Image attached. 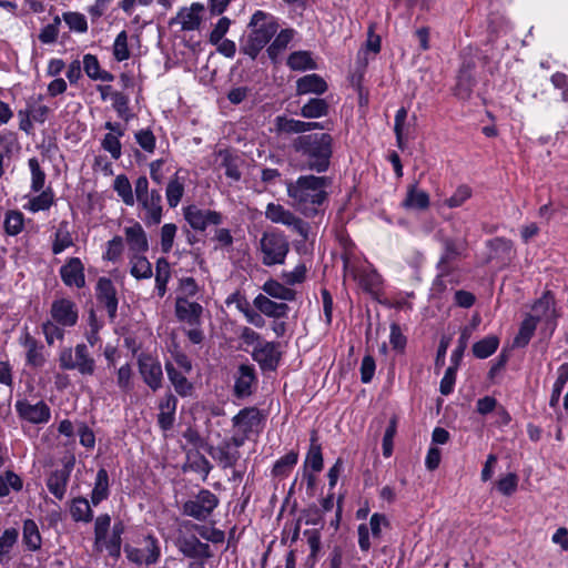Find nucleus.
<instances>
[{
	"label": "nucleus",
	"instance_id": "ddd939ff",
	"mask_svg": "<svg viewBox=\"0 0 568 568\" xmlns=\"http://www.w3.org/2000/svg\"><path fill=\"white\" fill-rule=\"evenodd\" d=\"M50 318L67 328L73 327L79 320L78 306L69 298L54 300L50 307Z\"/></svg>",
	"mask_w": 568,
	"mask_h": 568
},
{
	"label": "nucleus",
	"instance_id": "a18cd8bd",
	"mask_svg": "<svg viewBox=\"0 0 568 568\" xmlns=\"http://www.w3.org/2000/svg\"><path fill=\"white\" fill-rule=\"evenodd\" d=\"M184 194L183 181L178 173L169 181L165 190L166 201L170 207L174 209L179 205Z\"/></svg>",
	"mask_w": 568,
	"mask_h": 568
},
{
	"label": "nucleus",
	"instance_id": "49530a36",
	"mask_svg": "<svg viewBox=\"0 0 568 568\" xmlns=\"http://www.w3.org/2000/svg\"><path fill=\"white\" fill-rule=\"evenodd\" d=\"M357 280L361 287L372 294H376L382 285V277L375 270L361 271Z\"/></svg>",
	"mask_w": 568,
	"mask_h": 568
},
{
	"label": "nucleus",
	"instance_id": "7c9ffc66",
	"mask_svg": "<svg viewBox=\"0 0 568 568\" xmlns=\"http://www.w3.org/2000/svg\"><path fill=\"white\" fill-rule=\"evenodd\" d=\"M474 63H464L457 75L456 95L460 99H467L475 85V79L473 75Z\"/></svg>",
	"mask_w": 568,
	"mask_h": 568
},
{
	"label": "nucleus",
	"instance_id": "b1692460",
	"mask_svg": "<svg viewBox=\"0 0 568 568\" xmlns=\"http://www.w3.org/2000/svg\"><path fill=\"white\" fill-rule=\"evenodd\" d=\"M253 305L263 315L275 320L286 317L290 311V307L286 303L274 302L264 294H258L254 298Z\"/></svg>",
	"mask_w": 568,
	"mask_h": 568
},
{
	"label": "nucleus",
	"instance_id": "7ed1b4c3",
	"mask_svg": "<svg viewBox=\"0 0 568 568\" xmlns=\"http://www.w3.org/2000/svg\"><path fill=\"white\" fill-rule=\"evenodd\" d=\"M248 29L250 31L241 44V51L254 60L275 36L278 24L272 14L257 10L251 18Z\"/></svg>",
	"mask_w": 568,
	"mask_h": 568
},
{
	"label": "nucleus",
	"instance_id": "c85d7f7f",
	"mask_svg": "<svg viewBox=\"0 0 568 568\" xmlns=\"http://www.w3.org/2000/svg\"><path fill=\"white\" fill-rule=\"evenodd\" d=\"M70 477V469H57L52 471L47 479V487L49 491L59 500L64 498L67 486Z\"/></svg>",
	"mask_w": 568,
	"mask_h": 568
},
{
	"label": "nucleus",
	"instance_id": "3c124183",
	"mask_svg": "<svg viewBox=\"0 0 568 568\" xmlns=\"http://www.w3.org/2000/svg\"><path fill=\"white\" fill-rule=\"evenodd\" d=\"M23 487V481L19 475L11 470H7L0 475V498L7 497L10 490L20 491Z\"/></svg>",
	"mask_w": 568,
	"mask_h": 568
},
{
	"label": "nucleus",
	"instance_id": "aec40b11",
	"mask_svg": "<svg viewBox=\"0 0 568 568\" xmlns=\"http://www.w3.org/2000/svg\"><path fill=\"white\" fill-rule=\"evenodd\" d=\"M62 282L69 287L82 288L85 285L84 266L79 257H70L60 268Z\"/></svg>",
	"mask_w": 568,
	"mask_h": 568
},
{
	"label": "nucleus",
	"instance_id": "69168bd1",
	"mask_svg": "<svg viewBox=\"0 0 568 568\" xmlns=\"http://www.w3.org/2000/svg\"><path fill=\"white\" fill-rule=\"evenodd\" d=\"M276 126L280 132L284 133H303L305 131V122L295 120V119H287L284 116L276 118Z\"/></svg>",
	"mask_w": 568,
	"mask_h": 568
},
{
	"label": "nucleus",
	"instance_id": "e433bc0d",
	"mask_svg": "<svg viewBox=\"0 0 568 568\" xmlns=\"http://www.w3.org/2000/svg\"><path fill=\"white\" fill-rule=\"evenodd\" d=\"M72 245L73 239L69 230V222L61 221L54 234L52 253L58 255Z\"/></svg>",
	"mask_w": 568,
	"mask_h": 568
},
{
	"label": "nucleus",
	"instance_id": "a211bd4d",
	"mask_svg": "<svg viewBox=\"0 0 568 568\" xmlns=\"http://www.w3.org/2000/svg\"><path fill=\"white\" fill-rule=\"evenodd\" d=\"M204 11V4L194 2L190 7H183L179 10L176 17L172 18L170 24H180L183 31H194L200 28Z\"/></svg>",
	"mask_w": 568,
	"mask_h": 568
},
{
	"label": "nucleus",
	"instance_id": "dca6fc26",
	"mask_svg": "<svg viewBox=\"0 0 568 568\" xmlns=\"http://www.w3.org/2000/svg\"><path fill=\"white\" fill-rule=\"evenodd\" d=\"M138 364L144 383L154 392L161 388L163 382L161 363L150 355L141 354Z\"/></svg>",
	"mask_w": 568,
	"mask_h": 568
},
{
	"label": "nucleus",
	"instance_id": "680f3d73",
	"mask_svg": "<svg viewBox=\"0 0 568 568\" xmlns=\"http://www.w3.org/2000/svg\"><path fill=\"white\" fill-rule=\"evenodd\" d=\"M189 467L191 470L201 474L203 479L207 477L212 469L211 463L199 452L189 455Z\"/></svg>",
	"mask_w": 568,
	"mask_h": 568
},
{
	"label": "nucleus",
	"instance_id": "052dcab7",
	"mask_svg": "<svg viewBox=\"0 0 568 568\" xmlns=\"http://www.w3.org/2000/svg\"><path fill=\"white\" fill-rule=\"evenodd\" d=\"M29 169L31 171V190L39 192L43 189L45 182V173L40 168L37 158H31L28 161Z\"/></svg>",
	"mask_w": 568,
	"mask_h": 568
},
{
	"label": "nucleus",
	"instance_id": "9d476101",
	"mask_svg": "<svg viewBox=\"0 0 568 568\" xmlns=\"http://www.w3.org/2000/svg\"><path fill=\"white\" fill-rule=\"evenodd\" d=\"M265 217L272 223L287 226L303 240L308 237V224L281 204L268 203L265 209Z\"/></svg>",
	"mask_w": 568,
	"mask_h": 568
},
{
	"label": "nucleus",
	"instance_id": "338daca9",
	"mask_svg": "<svg viewBox=\"0 0 568 568\" xmlns=\"http://www.w3.org/2000/svg\"><path fill=\"white\" fill-rule=\"evenodd\" d=\"M112 102L118 115L128 122L132 118V113L129 108V98L121 92H115L112 95Z\"/></svg>",
	"mask_w": 568,
	"mask_h": 568
},
{
	"label": "nucleus",
	"instance_id": "2eb2a0df",
	"mask_svg": "<svg viewBox=\"0 0 568 568\" xmlns=\"http://www.w3.org/2000/svg\"><path fill=\"white\" fill-rule=\"evenodd\" d=\"M125 552L132 562L146 566L155 564L161 554L159 542L152 536L144 538L142 548L126 547Z\"/></svg>",
	"mask_w": 568,
	"mask_h": 568
},
{
	"label": "nucleus",
	"instance_id": "864d4df0",
	"mask_svg": "<svg viewBox=\"0 0 568 568\" xmlns=\"http://www.w3.org/2000/svg\"><path fill=\"white\" fill-rule=\"evenodd\" d=\"M568 382V363H564L558 367L557 379L554 383L549 405L555 407L558 405L561 392Z\"/></svg>",
	"mask_w": 568,
	"mask_h": 568
},
{
	"label": "nucleus",
	"instance_id": "e2e57ef3",
	"mask_svg": "<svg viewBox=\"0 0 568 568\" xmlns=\"http://www.w3.org/2000/svg\"><path fill=\"white\" fill-rule=\"evenodd\" d=\"M63 20L72 31L79 33H84L88 31L87 18L80 12H64Z\"/></svg>",
	"mask_w": 568,
	"mask_h": 568
},
{
	"label": "nucleus",
	"instance_id": "f8f14e48",
	"mask_svg": "<svg viewBox=\"0 0 568 568\" xmlns=\"http://www.w3.org/2000/svg\"><path fill=\"white\" fill-rule=\"evenodd\" d=\"M251 355L262 371L272 372L277 368L282 353L278 343L264 341L253 347Z\"/></svg>",
	"mask_w": 568,
	"mask_h": 568
},
{
	"label": "nucleus",
	"instance_id": "c756f323",
	"mask_svg": "<svg viewBox=\"0 0 568 568\" xmlns=\"http://www.w3.org/2000/svg\"><path fill=\"white\" fill-rule=\"evenodd\" d=\"M327 90V83L325 80L316 74H307L300 78L296 82V92L297 94H323Z\"/></svg>",
	"mask_w": 568,
	"mask_h": 568
},
{
	"label": "nucleus",
	"instance_id": "58836bf2",
	"mask_svg": "<svg viewBox=\"0 0 568 568\" xmlns=\"http://www.w3.org/2000/svg\"><path fill=\"white\" fill-rule=\"evenodd\" d=\"M113 190L125 205L133 206L135 204V193L126 175L120 174L114 179Z\"/></svg>",
	"mask_w": 568,
	"mask_h": 568
},
{
	"label": "nucleus",
	"instance_id": "423d86ee",
	"mask_svg": "<svg viewBox=\"0 0 568 568\" xmlns=\"http://www.w3.org/2000/svg\"><path fill=\"white\" fill-rule=\"evenodd\" d=\"M60 367L63 369H75L81 375H93L95 361L87 344H78L72 348H64L59 356Z\"/></svg>",
	"mask_w": 568,
	"mask_h": 568
},
{
	"label": "nucleus",
	"instance_id": "de8ad7c7",
	"mask_svg": "<svg viewBox=\"0 0 568 568\" xmlns=\"http://www.w3.org/2000/svg\"><path fill=\"white\" fill-rule=\"evenodd\" d=\"M499 339L495 335H489L478 341L473 346V354L477 358H487L498 348Z\"/></svg>",
	"mask_w": 568,
	"mask_h": 568
},
{
	"label": "nucleus",
	"instance_id": "72a5a7b5",
	"mask_svg": "<svg viewBox=\"0 0 568 568\" xmlns=\"http://www.w3.org/2000/svg\"><path fill=\"white\" fill-rule=\"evenodd\" d=\"M171 278V267L169 262L161 257L155 263V293L162 298L166 293V285Z\"/></svg>",
	"mask_w": 568,
	"mask_h": 568
},
{
	"label": "nucleus",
	"instance_id": "4be33fe9",
	"mask_svg": "<svg viewBox=\"0 0 568 568\" xmlns=\"http://www.w3.org/2000/svg\"><path fill=\"white\" fill-rule=\"evenodd\" d=\"M203 307L196 302H191L186 297H178L175 302V315L179 321L187 323L190 326H199Z\"/></svg>",
	"mask_w": 568,
	"mask_h": 568
},
{
	"label": "nucleus",
	"instance_id": "6ab92c4d",
	"mask_svg": "<svg viewBox=\"0 0 568 568\" xmlns=\"http://www.w3.org/2000/svg\"><path fill=\"white\" fill-rule=\"evenodd\" d=\"M263 416L258 408L246 407L241 409L233 418L232 424L240 434L251 435L258 430Z\"/></svg>",
	"mask_w": 568,
	"mask_h": 568
},
{
	"label": "nucleus",
	"instance_id": "f3484780",
	"mask_svg": "<svg viewBox=\"0 0 568 568\" xmlns=\"http://www.w3.org/2000/svg\"><path fill=\"white\" fill-rule=\"evenodd\" d=\"M19 343L26 349V364L28 366L40 368L45 364L44 346L27 328L21 333Z\"/></svg>",
	"mask_w": 568,
	"mask_h": 568
},
{
	"label": "nucleus",
	"instance_id": "20e7f679",
	"mask_svg": "<svg viewBox=\"0 0 568 568\" xmlns=\"http://www.w3.org/2000/svg\"><path fill=\"white\" fill-rule=\"evenodd\" d=\"M135 202L143 211L142 220L146 225H158L162 221V196L156 190H149L146 176H139L134 182Z\"/></svg>",
	"mask_w": 568,
	"mask_h": 568
},
{
	"label": "nucleus",
	"instance_id": "774afa93",
	"mask_svg": "<svg viewBox=\"0 0 568 568\" xmlns=\"http://www.w3.org/2000/svg\"><path fill=\"white\" fill-rule=\"evenodd\" d=\"M101 146L109 152L113 160H119L122 155V145L115 134L106 133L101 141Z\"/></svg>",
	"mask_w": 568,
	"mask_h": 568
},
{
	"label": "nucleus",
	"instance_id": "412c9836",
	"mask_svg": "<svg viewBox=\"0 0 568 568\" xmlns=\"http://www.w3.org/2000/svg\"><path fill=\"white\" fill-rule=\"evenodd\" d=\"M97 298L106 308L109 317L114 320L118 312V297L114 284L110 278H99L97 284Z\"/></svg>",
	"mask_w": 568,
	"mask_h": 568
},
{
	"label": "nucleus",
	"instance_id": "4d7b16f0",
	"mask_svg": "<svg viewBox=\"0 0 568 568\" xmlns=\"http://www.w3.org/2000/svg\"><path fill=\"white\" fill-rule=\"evenodd\" d=\"M53 204V194L51 191H42L39 195L31 197L23 206L26 210L37 213L45 211Z\"/></svg>",
	"mask_w": 568,
	"mask_h": 568
},
{
	"label": "nucleus",
	"instance_id": "37998d69",
	"mask_svg": "<svg viewBox=\"0 0 568 568\" xmlns=\"http://www.w3.org/2000/svg\"><path fill=\"white\" fill-rule=\"evenodd\" d=\"M70 514L75 521L89 523L93 518L90 503L83 497H78L72 500Z\"/></svg>",
	"mask_w": 568,
	"mask_h": 568
},
{
	"label": "nucleus",
	"instance_id": "6e6d98bb",
	"mask_svg": "<svg viewBox=\"0 0 568 568\" xmlns=\"http://www.w3.org/2000/svg\"><path fill=\"white\" fill-rule=\"evenodd\" d=\"M41 328L47 344L51 346L55 341L64 338V329L67 327L49 318L42 323Z\"/></svg>",
	"mask_w": 568,
	"mask_h": 568
},
{
	"label": "nucleus",
	"instance_id": "5fc2aeb1",
	"mask_svg": "<svg viewBox=\"0 0 568 568\" xmlns=\"http://www.w3.org/2000/svg\"><path fill=\"white\" fill-rule=\"evenodd\" d=\"M536 327H537L536 320L527 316L523 321L519 332L514 338V346H516V347L526 346L529 343L530 338L532 337Z\"/></svg>",
	"mask_w": 568,
	"mask_h": 568
},
{
	"label": "nucleus",
	"instance_id": "2f4dec72",
	"mask_svg": "<svg viewBox=\"0 0 568 568\" xmlns=\"http://www.w3.org/2000/svg\"><path fill=\"white\" fill-rule=\"evenodd\" d=\"M403 206L408 210H426L429 206V195L427 192L418 189L417 183H412L407 187Z\"/></svg>",
	"mask_w": 568,
	"mask_h": 568
},
{
	"label": "nucleus",
	"instance_id": "39448f33",
	"mask_svg": "<svg viewBox=\"0 0 568 568\" xmlns=\"http://www.w3.org/2000/svg\"><path fill=\"white\" fill-rule=\"evenodd\" d=\"M262 263L266 266L283 264L290 251L287 239L278 232L264 233L260 240Z\"/></svg>",
	"mask_w": 568,
	"mask_h": 568
},
{
	"label": "nucleus",
	"instance_id": "ea45409f",
	"mask_svg": "<svg viewBox=\"0 0 568 568\" xmlns=\"http://www.w3.org/2000/svg\"><path fill=\"white\" fill-rule=\"evenodd\" d=\"M130 274L136 280H146L152 276V265L148 258L142 255H130Z\"/></svg>",
	"mask_w": 568,
	"mask_h": 568
},
{
	"label": "nucleus",
	"instance_id": "393cba45",
	"mask_svg": "<svg viewBox=\"0 0 568 568\" xmlns=\"http://www.w3.org/2000/svg\"><path fill=\"white\" fill-rule=\"evenodd\" d=\"M165 371L168 374V378L172 386L174 387V390L181 396V397H189L192 396L194 392L193 384L186 378V374L182 371H179L172 362L165 363Z\"/></svg>",
	"mask_w": 568,
	"mask_h": 568
},
{
	"label": "nucleus",
	"instance_id": "09e8293b",
	"mask_svg": "<svg viewBox=\"0 0 568 568\" xmlns=\"http://www.w3.org/2000/svg\"><path fill=\"white\" fill-rule=\"evenodd\" d=\"M328 113V103L324 99H311L301 109V115L307 119L325 116Z\"/></svg>",
	"mask_w": 568,
	"mask_h": 568
},
{
	"label": "nucleus",
	"instance_id": "cd10ccee",
	"mask_svg": "<svg viewBox=\"0 0 568 568\" xmlns=\"http://www.w3.org/2000/svg\"><path fill=\"white\" fill-rule=\"evenodd\" d=\"M255 369L252 365H241L234 384V394L237 397H246L251 394V387L255 382Z\"/></svg>",
	"mask_w": 568,
	"mask_h": 568
},
{
	"label": "nucleus",
	"instance_id": "f03ea898",
	"mask_svg": "<svg viewBox=\"0 0 568 568\" xmlns=\"http://www.w3.org/2000/svg\"><path fill=\"white\" fill-rule=\"evenodd\" d=\"M332 143L329 134L314 133L298 136L294 141V149L302 155L308 170L322 173L329 166Z\"/></svg>",
	"mask_w": 568,
	"mask_h": 568
},
{
	"label": "nucleus",
	"instance_id": "f257e3e1",
	"mask_svg": "<svg viewBox=\"0 0 568 568\" xmlns=\"http://www.w3.org/2000/svg\"><path fill=\"white\" fill-rule=\"evenodd\" d=\"M328 185V178L315 175H302L295 181L285 182L291 205L306 217L321 212V206L327 199Z\"/></svg>",
	"mask_w": 568,
	"mask_h": 568
},
{
	"label": "nucleus",
	"instance_id": "5701e85b",
	"mask_svg": "<svg viewBox=\"0 0 568 568\" xmlns=\"http://www.w3.org/2000/svg\"><path fill=\"white\" fill-rule=\"evenodd\" d=\"M125 241L130 255H142L149 250V242L143 227L135 223L124 229Z\"/></svg>",
	"mask_w": 568,
	"mask_h": 568
},
{
	"label": "nucleus",
	"instance_id": "a878e982",
	"mask_svg": "<svg viewBox=\"0 0 568 568\" xmlns=\"http://www.w3.org/2000/svg\"><path fill=\"white\" fill-rule=\"evenodd\" d=\"M209 454L222 468L234 467L241 457L237 449L224 442L210 447Z\"/></svg>",
	"mask_w": 568,
	"mask_h": 568
},
{
	"label": "nucleus",
	"instance_id": "6e6552de",
	"mask_svg": "<svg viewBox=\"0 0 568 568\" xmlns=\"http://www.w3.org/2000/svg\"><path fill=\"white\" fill-rule=\"evenodd\" d=\"M176 547L185 558L191 559L189 568H206V561L214 556L210 545L194 535L180 537Z\"/></svg>",
	"mask_w": 568,
	"mask_h": 568
},
{
	"label": "nucleus",
	"instance_id": "603ef678",
	"mask_svg": "<svg viewBox=\"0 0 568 568\" xmlns=\"http://www.w3.org/2000/svg\"><path fill=\"white\" fill-rule=\"evenodd\" d=\"M304 467L305 469L311 468L314 473H318L323 468L322 448L321 445L316 443L314 437L311 439V445L305 458Z\"/></svg>",
	"mask_w": 568,
	"mask_h": 568
},
{
	"label": "nucleus",
	"instance_id": "bf43d9fd",
	"mask_svg": "<svg viewBox=\"0 0 568 568\" xmlns=\"http://www.w3.org/2000/svg\"><path fill=\"white\" fill-rule=\"evenodd\" d=\"M24 225V216L20 211H8L4 219V231L8 235H18Z\"/></svg>",
	"mask_w": 568,
	"mask_h": 568
},
{
	"label": "nucleus",
	"instance_id": "4468645a",
	"mask_svg": "<svg viewBox=\"0 0 568 568\" xmlns=\"http://www.w3.org/2000/svg\"><path fill=\"white\" fill-rule=\"evenodd\" d=\"M14 407L22 419L32 424L48 423L51 417L50 407L43 400L33 404L27 399H21L16 402Z\"/></svg>",
	"mask_w": 568,
	"mask_h": 568
},
{
	"label": "nucleus",
	"instance_id": "a19ab883",
	"mask_svg": "<svg viewBox=\"0 0 568 568\" xmlns=\"http://www.w3.org/2000/svg\"><path fill=\"white\" fill-rule=\"evenodd\" d=\"M293 39V30L284 29L282 30L273 40V42L267 48V55L274 62H276L277 58L286 50L288 43Z\"/></svg>",
	"mask_w": 568,
	"mask_h": 568
},
{
	"label": "nucleus",
	"instance_id": "c03bdc74",
	"mask_svg": "<svg viewBox=\"0 0 568 568\" xmlns=\"http://www.w3.org/2000/svg\"><path fill=\"white\" fill-rule=\"evenodd\" d=\"M287 65L295 71L316 69V63L307 51H295L291 53L287 58Z\"/></svg>",
	"mask_w": 568,
	"mask_h": 568
},
{
	"label": "nucleus",
	"instance_id": "13d9d810",
	"mask_svg": "<svg viewBox=\"0 0 568 568\" xmlns=\"http://www.w3.org/2000/svg\"><path fill=\"white\" fill-rule=\"evenodd\" d=\"M19 532L16 528H9L0 536V562L9 560V554L18 540Z\"/></svg>",
	"mask_w": 568,
	"mask_h": 568
},
{
	"label": "nucleus",
	"instance_id": "c9c22d12",
	"mask_svg": "<svg viewBox=\"0 0 568 568\" xmlns=\"http://www.w3.org/2000/svg\"><path fill=\"white\" fill-rule=\"evenodd\" d=\"M83 70L85 74L92 80L100 81H112L113 75L108 71L101 70L99 60L93 54H84L83 55Z\"/></svg>",
	"mask_w": 568,
	"mask_h": 568
},
{
	"label": "nucleus",
	"instance_id": "bb28decb",
	"mask_svg": "<svg viewBox=\"0 0 568 568\" xmlns=\"http://www.w3.org/2000/svg\"><path fill=\"white\" fill-rule=\"evenodd\" d=\"M176 406V397L171 393L165 394L159 404L158 424L161 429L169 430L173 427Z\"/></svg>",
	"mask_w": 568,
	"mask_h": 568
},
{
	"label": "nucleus",
	"instance_id": "1a4fd4ad",
	"mask_svg": "<svg viewBox=\"0 0 568 568\" xmlns=\"http://www.w3.org/2000/svg\"><path fill=\"white\" fill-rule=\"evenodd\" d=\"M219 504L220 500L215 494L209 489H201L194 497L183 504L182 513L185 516L203 521L212 515Z\"/></svg>",
	"mask_w": 568,
	"mask_h": 568
},
{
	"label": "nucleus",
	"instance_id": "0eeeda50",
	"mask_svg": "<svg viewBox=\"0 0 568 568\" xmlns=\"http://www.w3.org/2000/svg\"><path fill=\"white\" fill-rule=\"evenodd\" d=\"M443 253L437 263L438 275L434 282V287H438L439 291L444 290V277L448 276L453 272L452 263L464 255L466 251V242L464 240H455L452 237H445L443 241Z\"/></svg>",
	"mask_w": 568,
	"mask_h": 568
},
{
	"label": "nucleus",
	"instance_id": "f704fd0d",
	"mask_svg": "<svg viewBox=\"0 0 568 568\" xmlns=\"http://www.w3.org/2000/svg\"><path fill=\"white\" fill-rule=\"evenodd\" d=\"M262 290L265 293L264 295L268 296L270 298L272 297L281 301L291 302L294 301L296 297V293L294 290L288 288L274 280L266 281Z\"/></svg>",
	"mask_w": 568,
	"mask_h": 568
},
{
	"label": "nucleus",
	"instance_id": "0e129e2a",
	"mask_svg": "<svg viewBox=\"0 0 568 568\" xmlns=\"http://www.w3.org/2000/svg\"><path fill=\"white\" fill-rule=\"evenodd\" d=\"M113 57L116 61L121 62L130 58V50L128 44L126 31H121L113 43Z\"/></svg>",
	"mask_w": 568,
	"mask_h": 568
},
{
	"label": "nucleus",
	"instance_id": "9b49d317",
	"mask_svg": "<svg viewBox=\"0 0 568 568\" xmlns=\"http://www.w3.org/2000/svg\"><path fill=\"white\" fill-rule=\"evenodd\" d=\"M184 219L195 231H205L209 225H220L222 214L216 211L201 209L197 205H189L183 210Z\"/></svg>",
	"mask_w": 568,
	"mask_h": 568
},
{
	"label": "nucleus",
	"instance_id": "79ce46f5",
	"mask_svg": "<svg viewBox=\"0 0 568 568\" xmlns=\"http://www.w3.org/2000/svg\"><path fill=\"white\" fill-rule=\"evenodd\" d=\"M43 97H30L27 100L26 110L32 116V120L38 123H44L50 114L49 106L42 104Z\"/></svg>",
	"mask_w": 568,
	"mask_h": 568
},
{
	"label": "nucleus",
	"instance_id": "8fccbe9b",
	"mask_svg": "<svg viewBox=\"0 0 568 568\" xmlns=\"http://www.w3.org/2000/svg\"><path fill=\"white\" fill-rule=\"evenodd\" d=\"M23 542L32 551L41 547V536L37 524L32 519H27L23 523Z\"/></svg>",
	"mask_w": 568,
	"mask_h": 568
},
{
	"label": "nucleus",
	"instance_id": "473e14b6",
	"mask_svg": "<svg viewBox=\"0 0 568 568\" xmlns=\"http://www.w3.org/2000/svg\"><path fill=\"white\" fill-rule=\"evenodd\" d=\"M554 300L547 293L534 304L531 308V314H529L528 317L535 318L536 323H538L540 321L551 320L554 317Z\"/></svg>",
	"mask_w": 568,
	"mask_h": 568
},
{
	"label": "nucleus",
	"instance_id": "4c0bfd02",
	"mask_svg": "<svg viewBox=\"0 0 568 568\" xmlns=\"http://www.w3.org/2000/svg\"><path fill=\"white\" fill-rule=\"evenodd\" d=\"M109 496V475L104 468L97 473L94 487L91 493V503L97 506Z\"/></svg>",
	"mask_w": 568,
	"mask_h": 568
}]
</instances>
